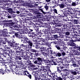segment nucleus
<instances>
[{
  "instance_id": "obj_1",
  "label": "nucleus",
  "mask_w": 80,
  "mask_h": 80,
  "mask_svg": "<svg viewBox=\"0 0 80 80\" xmlns=\"http://www.w3.org/2000/svg\"><path fill=\"white\" fill-rule=\"evenodd\" d=\"M5 40L8 43V45L10 47L12 48L14 47L16 48H17L19 50H20L21 48H23L24 50H26L28 48L27 45H25L23 44H20L19 43H16L15 41H13V40H12V41H9L8 39L7 38H5Z\"/></svg>"
},
{
  "instance_id": "obj_2",
  "label": "nucleus",
  "mask_w": 80,
  "mask_h": 80,
  "mask_svg": "<svg viewBox=\"0 0 80 80\" xmlns=\"http://www.w3.org/2000/svg\"><path fill=\"white\" fill-rule=\"evenodd\" d=\"M68 65L67 64H62L61 66L59 67H57V71L56 72H58V73L60 74H62V72H63L64 73V74L62 75L64 76V77H68V74L69 73V71L67 69H64V68H67Z\"/></svg>"
},
{
  "instance_id": "obj_3",
  "label": "nucleus",
  "mask_w": 80,
  "mask_h": 80,
  "mask_svg": "<svg viewBox=\"0 0 80 80\" xmlns=\"http://www.w3.org/2000/svg\"><path fill=\"white\" fill-rule=\"evenodd\" d=\"M32 75L34 77V80H46V76H44V75L41 74L39 76L38 78V73L35 72H32Z\"/></svg>"
},
{
  "instance_id": "obj_4",
  "label": "nucleus",
  "mask_w": 80,
  "mask_h": 80,
  "mask_svg": "<svg viewBox=\"0 0 80 80\" xmlns=\"http://www.w3.org/2000/svg\"><path fill=\"white\" fill-rule=\"evenodd\" d=\"M69 6H70L69 4L67 5V7L66 8H64L63 9L61 10V12H63L62 15V17H68V15H70V8H69Z\"/></svg>"
},
{
  "instance_id": "obj_5",
  "label": "nucleus",
  "mask_w": 80,
  "mask_h": 80,
  "mask_svg": "<svg viewBox=\"0 0 80 80\" xmlns=\"http://www.w3.org/2000/svg\"><path fill=\"white\" fill-rule=\"evenodd\" d=\"M21 42H23L24 43H28V48H32V47L33 45V41L27 38H24V39H21Z\"/></svg>"
},
{
  "instance_id": "obj_6",
  "label": "nucleus",
  "mask_w": 80,
  "mask_h": 80,
  "mask_svg": "<svg viewBox=\"0 0 80 80\" xmlns=\"http://www.w3.org/2000/svg\"><path fill=\"white\" fill-rule=\"evenodd\" d=\"M60 52L57 51H54L53 52V55L56 57H64L66 55V53L63 51V50H60Z\"/></svg>"
},
{
  "instance_id": "obj_7",
  "label": "nucleus",
  "mask_w": 80,
  "mask_h": 80,
  "mask_svg": "<svg viewBox=\"0 0 80 80\" xmlns=\"http://www.w3.org/2000/svg\"><path fill=\"white\" fill-rule=\"evenodd\" d=\"M1 74H2V75H4V73H8V72H13V69H12L10 66L7 69H5V70H4V69L2 68L1 69Z\"/></svg>"
},
{
  "instance_id": "obj_8",
  "label": "nucleus",
  "mask_w": 80,
  "mask_h": 80,
  "mask_svg": "<svg viewBox=\"0 0 80 80\" xmlns=\"http://www.w3.org/2000/svg\"><path fill=\"white\" fill-rule=\"evenodd\" d=\"M34 59L35 61L34 63L35 64H38V65H41L42 62L43 58H40L38 57H35Z\"/></svg>"
},
{
  "instance_id": "obj_9",
  "label": "nucleus",
  "mask_w": 80,
  "mask_h": 80,
  "mask_svg": "<svg viewBox=\"0 0 80 80\" xmlns=\"http://www.w3.org/2000/svg\"><path fill=\"white\" fill-rule=\"evenodd\" d=\"M50 74L52 75V77L54 78H56V80H65L66 79H65V77H64V76H63L62 75V77H58L57 75H55V73H50Z\"/></svg>"
},
{
  "instance_id": "obj_10",
  "label": "nucleus",
  "mask_w": 80,
  "mask_h": 80,
  "mask_svg": "<svg viewBox=\"0 0 80 80\" xmlns=\"http://www.w3.org/2000/svg\"><path fill=\"white\" fill-rule=\"evenodd\" d=\"M71 31L76 33L75 34L78 35V34H80V30L78 29V25H75L74 28H72L71 29Z\"/></svg>"
},
{
  "instance_id": "obj_11",
  "label": "nucleus",
  "mask_w": 80,
  "mask_h": 80,
  "mask_svg": "<svg viewBox=\"0 0 80 80\" xmlns=\"http://www.w3.org/2000/svg\"><path fill=\"white\" fill-rule=\"evenodd\" d=\"M70 73L71 74H72L73 75H77L78 73H79V71H78V68H75L73 70L71 69L70 70Z\"/></svg>"
},
{
  "instance_id": "obj_12",
  "label": "nucleus",
  "mask_w": 80,
  "mask_h": 80,
  "mask_svg": "<svg viewBox=\"0 0 80 80\" xmlns=\"http://www.w3.org/2000/svg\"><path fill=\"white\" fill-rule=\"evenodd\" d=\"M33 10L34 13H35V14H37V17H42V16H43V13H42L38 12L37 9H33Z\"/></svg>"
},
{
  "instance_id": "obj_13",
  "label": "nucleus",
  "mask_w": 80,
  "mask_h": 80,
  "mask_svg": "<svg viewBox=\"0 0 80 80\" xmlns=\"http://www.w3.org/2000/svg\"><path fill=\"white\" fill-rule=\"evenodd\" d=\"M50 28H49L48 29H43L42 31H41L42 34H44V36L46 35L45 34H47V35H48V34H49V33H50Z\"/></svg>"
},
{
  "instance_id": "obj_14",
  "label": "nucleus",
  "mask_w": 80,
  "mask_h": 80,
  "mask_svg": "<svg viewBox=\"0 0 80 80\" xmlns=\"http://www.w3.org/2000/svg\"><path fill=\"white\" fill-rule=\"evenodd\" d=\"M38 10H40L44 15H45V14H49V15H51V14L52 13V12H53V9H52V8H50V10L48 12H45L43 10V8H39Z\"/></svg>"
},
{
  "instance_id": "obj_15",
  "label": "nucleus",
  "mask_w": 80,
  "mask_h": 80,
  "mask_svg": "<svg viewBox=\"0 0 80 80\" xmlns=\"http://www.w3.org/2000/svg\"><path fill=\"white\" fill-rule=\"evenodd\" d=\"M5 8L8 11V12H9V13H10L11 15L13 14V13H15V12L13 11V9L12 8H9V7H7Z\"/></svg>"
},
{
  "instance_id": "obj_16",
  "label": "nucleus",
  "mask_w": 80,
  "mask_h": 80,
  "mask_svg": "<svg viewBox=\"0 0 80 80\" xmlns=\"http://www.w3.org/2000/svg\"><path fill=\"white\" fill-rule=\"evenodd\" d=\"M48 66H45L43 65H41V68L40 69V70L41 71H43L44 72H47V73H49V72H48L47 71L48 70Z\"/></svg>"
},
{
  "instance_id": "obj_17",
  "label": "nucleus",
  "mask_w": 80,
  "mask_h": 80,
  "mask_svg": "<svg viewBox=\"0 0 80 80\" xmlns=\"http://www.w3.org/2000/svg\"><path fill=\"white\" fill-rule=\"evenodd\" d=\"M14 35L15 37L16 38H19V39H20V38L22 39H24V38L22 37V35L20 34V33L18 32H16Z\"/></svg>"
},
{
  "instance_id": "obj_18",
  "label": "nucleus",
  "mask_w": 80,
  "mask_h": 80,
  "mask_svg": "<svg viewBox=\"0 0 80 80\" xmlns=\"http://www.w3.org/2000/svg\"><path fill=\"white\" fill-rule=\"evenodd\" d=\"M2 35L3 37H7V35H6L7 33H8L7 29H4L2 30Z\"/></svg>"
},
{
  "instance_id": "obj_19",
  "label": "nucleus",
  "mask_w": 80,
  "mask_h": 80,
  "mask_svg": "<svg viewBox=\"0 0 80 80\" xmlns=\"http://www.w3.org/2000/svg\"><path fill=\"white\" fill-rule=\"evenodd\" d=\"M59 62L57 61L56 59H51V65H58V63Z\"/></svg>"
},
{
  "instance_id": "obj_20",
  "label": "nucleus",
  "mask_w": 80,
  "mask_h": 80,
  "mask_svg": "<svg viewBox=\"0 0 80 80\" xmlns=\"http://www.w3.org/2000/svg\"><path fill=\"white\" fill-rule=\"evenodd\" d=\"M71 62L72 63V64H71V65L73 67L75 68L76 67H78V64H77V61L75 60H72Z\"/></svg>"
},
{
  "instance_id": "obj_21",
  "label": "nucleus",
  "mask_w": 80,
  "mask_h": 80,
  "mask_svg": "<svg viewBox=\"0 0 80 80\" xmlns=\"http://www.w3.org/2000/svg\"><path fill=\"white\" fill-rule=\"evenodd\" d=\"M30 51L31 52H32V53H35V56H37V57L40 55V54H38V51L36 49H31Z\"/></svg>"
},
{
  "instance_id": "obj_22",
  "label": "nucleus",
  "mask_w": 80,
  "mask_h": 80,
  "mask_svg": "<svg viewBox=\"0 0 80 80\" xmlns=\"http://www.w3.org/2000/svg\"><path fill=\"white\" fill-rule=\"evenodd\" d=\"M72 3L71 5L72 7H76L77 5H78V4L80 3H79V2L78 1V0H76L75 1L73 2H72Z\"/></svg>"
},
{
  "instance_id": "obj_23",
  "label": "nucleus",
  "mask_w": 80,
  "mask_h": 80,
  "mask_svg": "<svg viewBox=\"0 0 80 80\" xmlns=\"http://www.w3.org/2000/svg\"><path fill=\"white\" fill-rule=\"evenodd\" d=\"M53 18L54 20H53V21L54 22H58V23H60V21L59 20H61L62 19L61 18H57V17H56V16H54Z\"/></svg>"
},
{
  "instance_id": "obj_24",
  "label": "nucleus",
  "mask_w": 80,
  "mask_h": 80,
  "mask_svg": "<svg viewBox=\"0 0 80 80\" xmlns=\"http://www.w3.org/2000/svg\"><path fill=\"white\" fill-rule=\"evenodd\" d=\"M74 42L72 39L69 40V45H70V46H71L72 47H74V46H75V43Z\"/></svg>"
},
{
  "instance_id": "obj_25",
  "label": "nucleus",
  "mask_w": 80,
  "mask_h": 80,
  "mask_svg": "<svg viewBox=\"0 0 80 80\" xmlns=\"http://www.w3.org/2000/svg\"><path fill=\"white\" fill-rule=\"evenodd\" d=\"M60 8L61 9H64L66 7H67V6L65 5V4L64 3H60L59 6Z\"/></svg>"
},
{
  "instance_id": "obj_26",
  "label": "nucleus",
  "mask_w": 80,
  "mask_h": 80,
  "mask_svg": "<svg viewBox=\"0 0 80 80\" xmlns=\"http://www.w3.org/2000/svg\"><path fill=\"white\" fill-rule=\"evenodd\" d=\"M9 56V57H8V62L10 63H12V62H13V58L12 57V56Z\"/></svg>"
},
{
  "instance_id": "obj_27",
  "label": "nucleus",
  "mask_w": 80,
  "mask_h": 80,
  "mask_svg": "<svg viewBox=\"0 0 80 80\" xmlns=\"http://www.w3.org/2000/svg\"><path fill=\"white\" fill-rule=\"evenodd\" d=\"M29 33H28V36L29 37H32L33 38V37L35 36V32H28Z\"/></svg>"
},
{
  "instance_id": "obj_28",
  "label": "nucleus",
  "mask_w": 80,
  "mask_h": 80,
  "mask_svg": "<svg viewBox=\"0 0 80 80\" xmlns=\"http://www.w3.org/2000/svg\"><path fill=\"white\" fill-rule=\"evenodd\" d=\"M23 6H25L27 8H32L33 7V5L32 4H30L28 3H25L23 4Z\"/></svg>"
},
{
  "instance_id": "obj_29",
  "label": "nucleus",
  "mask_w": 80,
  "mask_h": 80,
  "mask_svg": "<svg viewBox=\"0 0 80 80\" xmlns=\"http://www.w3.org/2000/svg\"><path fill=\"white\" fill-rule=\"evenodd\" d=\"M3 25H4V26H6V27H9L10 26H12V22H4L3 23Z\"/></svg>"
},
{
  "instance_id": "obj_30",
  "label": "nucleus",
  "mask_w": 80,
  "mask_h": 80,
  "mask_svg": "<svg viewBox=\"0 0 80 80\" xmlns=\"http://www.w3.org/2000/svg\"><path fill=\"white\" fill-rule=\"evenodd\" d=\"M21 30H23L24 31V32H28V33H29L28 32V29H27V27L25 26H24L23 27H22V28L21 29Z\"/></svg>"
},
{
  "instance_id": "obj_31",
  "label": "nucleus",
  "mask_w": 80,
  "mask_h": 80,
  "mask_svg": "<svg viewBox=\"0 0 80 80\" xmlns=\"http://www.w3.org/2000/svg\"><path fill=\"white\" fill-rule=\"evenodd\" d=\"M73 23L74 24H78L79 23V19L78 18H74L73 19Z\"/></svg>"
},
{
  "instance_id": "obj_32",
  "label": "nucleus",
  "mask_w": 80,
  "mask_h": 80,
  "mask_svg": "<svg viewBox=\"0 0 80 80\" xmlns=\"http://www.w3.org/2000/svg\"><path fill=\"white\" fill-rule=\"evenodd\" d=\"M71 51H72L73 53H74V55H80V54L78 53V52L75 51V50L73 49H72Z\"/></svg>"
},
{
  "instance_id": "obj_33",
  "label": "nucleus",
  "mask_w": 80,
  "mask_h": 80,
  "mask_svg": "<svg viewBox=\"0 0 80 80\" xmlns=\"http://www.w3.org/2000/svg\"><path fill=\"white\" fill-rule=\"evenodd\" d=\"M11 2L12 3H21L22 2V1L21 0H14L13 1H11Z\"/></svg>"
},
{
  "instance_id": "obj_34",
  "label": "nucleus",
  "mask_w": 80,
  "mask_h": 80,
  "mask_svg": "<svg viewBox=\"0 0 80 80\" xmlns=\"http://www.w3.org/2000/svg\"><path fill=\"white\" fill-rule=\"evenodd\" d=\"M22 57H23V56H16L15 57V60H21L22 58Z\"/></svg>"
},
{
  "instance_id": "obj_35",
  "label": "nucleus",
  "mask_w": 80,
  "mask_h": 80,
  "mask_svg": "<svg viewBox=\"0 0 80 80\" xmlns=\"http://www.w3.org/2000/svg\"><path fill=\"white\" fill-rule=\"evenodd\" d=\"M38 45H42V38H38Z\"/></svg>"
},
{
  "instance_id": "obj_36",
  "label": "nucleus",
  "mask_w": 80,
  "mask_h": 80,
  "mask_svg": "<svg viewBox=\"0 0 80 80\" xmlns=\"http://www.w3.org/2000/svg\"><path fill=\"white\" fill-rule=\"evenodd\" d=\"M60 0H58L57 2L56 1H55V4H54V6L55 7H58V6H60V3L59 2Z\"/></svg>"
},
{
  "instance_id": "obj_37",
  "label": "nucleus",
  "mask_w": 80,
  "mask_h": 80,
  "mask_svg": "<svg viewBox=\"0 0 80 80\" xmlns=\"http://www.w3.org/2000/svg\"><path fill=\"white\" fill-rule=\"evenodd\" d=\"M78 38L76 36H73L72 38V40H73V41L74 42H77L78 41Z\"/></svg>"
},
{
  "instance_id": "obj_38",
  "label": "nucleus",
  "mask_w": 80,
  "mask_h": 80,
  "mask_svg": "<svg viewBox=\"0 0 80 80\" xmlns=\"http://www.w3.org/2000/svg\"><path fill=\"white\" fill-rule=\"evenodd\" d=\"M50 63H46L47 65H48L47 66H48V71L49 72V73H51V70H50Z\"/></svg>"
},
{
  "instance_id": "obj_39",
  "label": "nucleus",
  "mask_w": 80,
  "mask_h": 80,
  "mask_svg": "<svg viewBox=\"0 0 80 80\" xmlns=\"http://www.w3.org/2000/svg\"><path fill=\"white\" fill-rule=\"evenodd\" d=\"M22 58L24 60H28V59H29L28 56L27 55L24 56H22Z\"/></svg>"
},
{
  "instance_id": "obj_40",
  "label": "nucleus",
  "mask_w": 80,
  "mask_h": 80,
  "mask_svg": "<svg viewBox=\"0 0 80 80\" xmlns=\"http://www.w3.org/2000/svg\"><path fill=\"white\" fill-rule=\"evenodd\" d=\"M60 43L56 45H55V47H56L58 50H61V49H62V48L60 47Z\"/></svg>"
},
{
  "instance_id": "obj_41",
  "label": "nucleus",
  "mask_w": 80,
  "mask_h": 80,
  "mask_svg": "<svg viewBox=\"0 0 80 80\" xmlns=\"http://www.w3.org/2000/svg\"><path fill=\"white\" fill-rule=\"evenodd\" d=\"M25 12H26L27 14L29 15L30 12V10L28 8L26 9L25 10H24Z\"/></svg>"
},
{
  "instance_id": "obj_42",
  "label": "nucleus",
  "mask_w": 80,
  "mask_h": 80,
  "mask_svg": "<svg viewBox=\"0 0 80 80\" xmlns=\"http://www.w3.org/2000/svg\"><path fill=\"white\" fill-rule=\"evenodd\" d=\"M41 53L42 55H43L45 57H47L48 55V53L45 52H41Z\"/></svg>"
},
{
  "instance_id": "obj_43",
  "label": "nucleus",
  "mask_w": 80,
  "mask_h": 80,
  "mask_svg": "<svg viewBox=\"0 0 80 80\" xmlns=\"http://www.w3.org/2000/svg\"><path fill=\"white\" fill-rule=\"evenodd\" d=\"M42 50L44 51V52H47L48 53H49V50L48 48H43V50Z\"/></svg>"
},
{
  "instance_id": "obj_44",
  "label": "nucleus",
  "mask_w": 80,
  "mask_h": 80,
  "mask_svg": "<svg viewBox=\"0 0 80 80\" xmlns=\"http://www.w3.org/2000/svg\"><path fill=\"white\" fill-rule=\"evenodd\" d=\"M17 26L16 25H14L13 27V30H17V31H19L20 30V29L18 28L17 27Z\"/></svg>"
},
{
  "instance_id": "obj_45",
  "label": "nucleus",
  "mask_w": 80,
  "mask_h": 80,
  "mask_svg": "<svg viewBox=\"0 0 80 80\" xmlns=\"http://www.w3.org/2000/svg\"><path fill=\"white\" fill-rule=\"evenodd\" d=\"M12 22H11V23H12V25H14L15 24L17 23V19H13L12 20Z\"/></svg>"
},
{
  "instance_id": "obj_46",
  "label": "nucleus",
  "mask_w": 80,
  "mask_h": 80,
  "mask_svg": "<svg viewBox=\"0 0 80 80\" xmlns=\"http://www.w3.org/2000/svg\"><path fill=\"white\" fill-rule=\"evenodd\" d=\"M53 36H54V39H53V38H52L51 39L52 40H55V39H56V40H58V38H59V37H58V35H53Z\"/></svg>"
},
{
  "instance_id": "obj_47",
  "label": "nucleus",
  "mask_w": 80,
  "mask_h": 80,
  "mask_svg": "<svg viewBox=\"0 0 80 80\" xmlns=\"http://www.w3.org/2000/svg\"><path fill=\"white\" fill-rule=\"evenodd\" d=\"M67 26V24H66L64 22H62V27H63L64 28H66Z\"/></svg>"
},
{
  "instance_id": "obj_48",
  "label": "nucleus",
  "mask_w": 80,
  "mask_h": 80,
  "mask_svg": "<svg viewBox=\"0 0 80 80\" xmlns=\"http://www.w3.org/2000/svg\"><path fill=\"white\" fill-rule=\"evenodd\" d=\"M34 25H35V24H34L33 23L31 22L28 23V26H27L28 27H33V26Z\"/></svg>"
},
{
  "instance_id": "obj_49",
  "label": "nucleus",
  "mask_w": 80,
  "mask_h": 80,
  "mask_svg": "<svg viewBox=\"0 0 80 80\" xmlns=\"http://www.w3.org/2000/svg\"><path fill=\"white\" fill-rule=\"evenodd\" d=\"M5 55H8V56H10V52H9V50H6V51L4 52V51Z\"/></svg>"
},
{
  "instance_id": "obj_50",
  "label": "nucleus",
  "mask_w": 80,
  "mask_h": 80,
  "mask_svg": "<svg viewBox=\"0 0 80 80\" xmlns=\"http://www.w3.org/2000/svg\"><path fill=\"white\" fill-rule=\"evenodd\" d=\"M73 18V19L74 18H78L77 17V14L76 12L74 13Z\"/></svg>"
},
{
  "instance_id": "obj_51",
  "label": "nucleus",
  "mask_w": 80,
  "mask_h": 80,
  "mask_svg": "<svg viewBox=\"0 0 80 80\" xmlns=\"http://www.w3.org/2000/svg\"><path fill=\"white\" fill-rule=\"evenodd\" d=\"M56 30L57 33H58L59 35H60V31H61V29H59V28H56Z\"/></svg>"
},
{
  "instance_id": "obj_52",
  "label": "nucleus",
  "mask_w": 80,
  "mask_h": 80,
  "mask_svg": "<svg viewBox=\"0 0 80 80\" xmlns=\"http://www.w3.org/2000/svg\"><path fill=\"white\" fill-rule=\"evenodd\" d=\"M9 50L10 54V53L11 55H12V53H14H14H15V51L14 50L11 49H9Z\"/></svg>"
},
{
  "instance_id": "obj_53",
  "label": "nucleus",
  "mask_w": 80,
  "mask_h": 80,
  "mask_svg": "<svg viewBox=\"0 0 80 80\" xmlns=\"http://www.w3.org/2000/svg\"><path fill=\"white\" fill-rule=\"evenodd\" d=\"M19 51L16 50L14 53V54L16 56H18L20 55V53H19Z\"/></svg>"
},
{
  "instance_id": "obj_54",
  "label": "nucleus",
  "mask_w": 80,
  "mask_h": 80,
  "mask_svg": "<svg viewBox=\"0 0 80 80\" xmlns=\"http://www.w3.org/2000/svg\"><path fill=\"white\" fill-rule=\"evenodd\" d=\"M64 28L65 29V31L67 32V31H69V30H70V28L69 27L68 25L66 26V28Z\"/></svg>"
},
{
  "instance_id": "obj_55",
  "label": "nucleus",
  "mask_w": 80,
  "mask_h": 80,
  "mask_svg": "<svg viewBox=\"0 0 80 80\" xmlns=\"http://www.w3.org/2000/svg\"><path fill=\"white\" fill-rule=\"evenodd\" d=\"M62 16V15L60 14H57L56 15V16L57 18H61V17Z\"/></svg>"
},
{
  "instance_id": "obj_56",
  "label": "nucleus",
  "mask_w": 80,
  "mask_h": 80,
  "mask_svg": "<svg viewBox=\"0 0 80 80\" xmlns=\"http://www.w3.org/2000/svg\"><path fill=\"white\" fill-rule=\"evenodd\" d=\"M28 22H29V20L27 19L26 18L23 20V23H28Z\"/></svg>"
},
{
  "instance_id": "obj_57",
  "label": "nucleus",
  "mask_w": 80,
  "mask_h": 80,
  "mask_svg": "<svg viewBox=\"0 0 80 80\" xmlns=\"http://www.w3.org/2000/svg\"><path fill=\"white\" fill-rule=\"evenodd\" d=\"M55 0H53L52 2H50L49 3L50 5H55Z\"/></svg>"
},
{
  "instance_id": "obj_58",
  "label": "nucleus",
  "mask_w": 80,
  "mask_h": 80,
  "mask_svg": "<svg viewBox=\"0 0 80 80\" xmlns=\"http://www.w3.org/2000/svg\"><path fill=\"white\" fill-rule=\"evenodd\" d=\"M65 28H63L62 29V32H61V33H62L63 34H65L66 32H65Z\"/></svg>"
},
{
  "instance_id": "obj_59",
  "label": "nucleus",
  "mask_w": 80,
  "mask_h": 80,
  "mask_svg": "<svg viewBox=\"0 0 80 80\" xmlns=\"http://www.w3.org/2000/svg\"><path fill=\"white\" fill-rule=\"evenodd\" d=\"M4 59L2 58H0V63H6V62H5L6 61H4Z\"/></svg>"
},
{
  "instance_id": "obj_60",
  "label": "nucleus",
  "mask_w": 80,
  "mask_h": 80,
  "mask_svg": "<svg viewBox=\"0 0 80 80\" xmlns=\"http://www.w3.org/2000/svg\"><path fill=\"white\" fill-rule=\"evenodd\" d=\"M20 32L21 34H24V33H25V34H27V33H28V32H25L23 30L22 31L21 30V31H20Z\"/></svg>"
},
{
  "instance_id": "obj_61",
  "label": "nucleus",
  "mask_w": 80,
  "mask_h": 80,
  "mask_svg": "<svg viewBox=\"0 0 80 80\" xmlns=\"http://www.w3.org/2000/svg\"><path fill=\"white\" fill-rule=\"evenodd\" d=\"M21 1L22 3H28V2H30V0H24V1L21 0Z\"/></svg>"
},
{
  "instance_id": "obj_62",
  "label": "nucleus",
  "mask_w": 80,
  "mask_h": 80,
  "mask_svg": "<svg viewBox=\"0 0 80 80\" xmlns=\"http://www.w3.org/2000/svg\"><path fill=\"white\" fill-rule=\"evenodd\" d=\"M73 18L72 17H69L68 18V21H70V22H72L73 19Z\"/></svg>"
},
{
  "instance_id": "obj_63",
  "label": "nucleus",
  "mask_w": 80,
  "mask_h": 80,
  "mask_svg": "<svg viewBox=\"0 0 80 80\" xmlns=\"http://www.w3.org/2000/svg\"><path fill=\"white\" fill-rule=\"evenodd\" d=\"M44 8L46 9V11H48V9L49 8V6L46 5L44 7Z\"/></svg>"
},
{
  "instance_id": "obj_64",
  "label": "nucleus",
  "mask_w": 80,
  "mask_h": 80,
  "mask_svg": "<svg viewBox=\"0 0 80 80\" xmlns=\"http://www.w3.org/2000/svg\"><path fill=\"white\" fill-rule=\"evenodd\" d=\"M75 49H77L79 51H80V46H76L74 47Z\"/></svg>"
}]
</instances>
